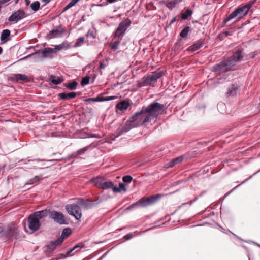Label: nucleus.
Here are the masks:
<instances>
[{"mask_svg":"<svg viewBox=\"0 0 260 260\" xmlns=\"http://www.w3.org/2000/svg\"><path fill=\"white\" fill-rule=\"evenodd\" d=\"M3 52V49L1 47H0V54H1Z\"/></svg>","mask_w":260,"mask_h":260,"instance_id":"obj_62","label":"nucleus"},{"mask_svg":"<svg viewBox=\"0 0 260 260\" xmlns=\"http://www.w3.org/2000/svg\"><path fill=\"white\" fill-rule=\"evenodd\" d=\"M44 161V159H34V160H31V161Z\"/></svg>","mask_w":260,"mask_h":260,"instance_id":"obj_60","label":"nucleus"},{"mask_svg":"<svg viewBox=\"0 0 260 260\" xmlns=\"http://www.w3.org/2000/svg\"><path fill=\"white\" fill-rule=\"evenodd\" d=\"M239 86L237 84H232L228 88L226 96L227 97L234 96L237 94Z\"/></svg>","mask_w":260,"mask_h":260,"instance_id":"obj_14","label":"nucleus"},{"mask_svg":"<svg viewBox=\"0 0 260 260\" xmlns=\"http://www.w3.org/2000/svg\"><path fill=\"white\" fill-rule=\"evenodd\" d=\"M54 50L50 47L45 48L43 50H39L38 52L30 54L28 56L38 55V58H43L46 57H51L52 55L54 53Z\"/></svg>","mask_w":260,"mask_h":260,"instance_id":"obj_9","label":"nucleus"},{"mask_svg":"<svg viewBox=\"0 0 260 260\" xmlns=\"http://www.w3.org/2000/svg\"><path fill=\"white\" fill-rule=\"evenodd\" d=\"M6 227L0 226V239L5 241Z\"/></svg>","mask_w":260,"mask_h":260,"instance_id":"obj_37","label":"nucleus"},{"mask_svg":"<svg viewBox=\"0 0 260 260\" xmlns=\"http://www.w3.org/2000/svg\"><path fill=\"white\" fill-rule=\"evenodd\" d=\"M90 148V146H87L86 147H84L82 148H81L77 151V154L79 155H82L84 154L86 151H87Z\"/></svg>","mask_w":260,"mask_h":260,"instance_id":"obj_39","label":"nucleus"},{"mask_svg":"<svg viewBox=\"0 0 260 260\" xmlns=\"http://www.w3.org/2000/svg\"><path fill=\"white\" fill-rule=\"evenodd\" d=\"M242 57V50L238 49L231 56L222 60L219 64L215 65L213 68V71L217 74H220L234 70L236 69V63L240 61Z\"/></svg>","mask_w":260,"mask_h":260,"instance_id":"obj_2","label":"nucleus"},{"mask_svg":"<svg viewBox=\"0 0 260 260\" xmlns=\"http://www.w3.org/2000/svg\"><path fill=\"white\" fill-rule=\"evenodd\" d=\"M77 85L78 83L76 81H74L72 82L69 83L68 84H67L66 85V87L71 90H73L76 89Z\"/></svg>","mask_w":260,"mask_h":260,"instance_id":"obj_32","label":"nucleus"},{"mask_svg":"<svg viewBox=\"0 0 260 260\" xmlns=\"http://www.w3.org/2000/svg\"><path fill=\"white\" fill-rule=\"evenodd\" d=\"M28 222V228L31 231L36 232L39 229L40 226L39 220L31 214L29 216Z\"/></svg>","mask_w":260,"mask_h":260,"instance_id":"obj_10","label":"nucleus"},{"mask_svg":"<svg viewBox=\"0 0 260 260\" xmlns=\"http://www.w3.org/2000/svg\"><path fill=\"white\" fill-rule=\"evenodd\" d=\"M259 172H260V170H258L257 172H256L254 174H256V173H259Z\"/></svg>","mask_w":260,"mask_h":260,"instance_id":"obj_64","label":"nucleus"},{"mask_svg":"<svg viewBox=\"0 0 260 260\" xmlns=\"http://www.w3.org/2000/svg\"><path fill=\"white\" fill-rule=\"evenodd\" d=\"M190 30L191 28L189 26H185L180 33V37L183 38L186 37Z\"/></svg>","mask_w":260,"mask_h":260,"instance_id":"obj_30","label":"nucleus"},{"mask_svg":"<svg viewBox=\"0 0 260 260\" xmlns=\"http://www.w3.org/2000/svg\"><path fill=\"white\" fill-rule=\"evenodd\" d=\"M19 233L18 228L14 225H8L6 227L5 241L18 239Z\"/></svg>","mask_w":260,"mask_h":260,"instance_id":"obj_5","label":"nucleus"},{"mask_svg":"<svg viewBox=\"0 0 260 260\" xmlns=\"http://www.w3.org/2000/svg\"><path fill=\"white\" fill-rule=\"evenodd\" d=\"M176 21V17H174L172 20L171 21V22H170L169 24V26H171L174 22H175V21Z\"/></svg>","mask_w":260,"mask_h":260,"instance_id":"obj_56","label":"nucleus"},{"mask_svg":"<svg viewBox=\"0 0 260 260\" xmlns=\"http://www.w3.org/2000/svg\"><path fill=\"white\" fill-rule=\"evenodd\" d=\"M10 0H0V5L5 4L9 2Z\"/></svg>","mask_w":260,"mask_h":260,"instance_id":"obj_57","label":"nucleus"},{"mask_svg":"<svg viewBox=\"0 0 260 260\" xmlns=\"http://www.w3.org/2000/svg\"><path fill=\"white\" fill-rule=\"evenodd\" d=\"M65 32V29L61 26H57L56 29L49 32V36L50 38H57L61 36L62 34Z\"/></svg>","mask_w":260,"mask_h":260,"instance_id":"obj_15","label":"nucleus"},{"mask_svg":"<svg viewBox=\"0 0 260 260\" xmlns=\"http://www.w3.org/2000/svg\"><path fill=\"white\" fill-rule=\"evenodd\" d=\"M86 101L88 103L103 102V97L98 96V97H95V98H89V99H86Z\"/></svg>","mask_w":260,"mask_h":260,"instance_id":"obj_33","label":"nucleus"},{"mask_svg":"<svg viewBox=\"0 0 260 260\" xmlns=\"http://www.w3.org/2000/svg\"><path fill=\"white\" fill-rule=\"evenodd\" d=\"M86 36L88 38V37H90V38H91L92 39H95V37H96V36H95V34L94 33V31L93 30H91V29H89L87 33L86 34Z\"/></svg>","mask_w":260,"mask_h":260,"instance_id":"obj_43","label":"nucleus"},{"mask_svg":"<svg viewBox=\"0 0 260 260\" xmlns=\"http://www.w3.org/2000/svg\"><path fill=\"white\" fill-rule=\"evenodd\" d=\"M181 1L180 0H174L173 1H164V4H165L166 6L169 9L172 10L174 8L176 5L178 4Z\"/></svg>","mask_w":260,"mask_h":260,"instance_id":"obj_26","label":"nucleus"},{"mask_svg":"<svg viewBox=\"0 0 260 260\" xmlns=\"http://www.w3.org/2000/svg\"><path fill=\"white\" fill-rule=\"evenodd\" d=\"M50 217L59 224L62 225L68 224V221L66 220L64 215L61 212L56 211H50Z\"/></svg>","mask_w":260,"mask_h":260,"instance_id":"obj_8","label":"nucleus"},{"mask_svg":"<svg viewBox=\"0 0 260 260\" xmlns=\"http://www.w3.org/2000/svg\"><path fill=\"white\" fill-rule=\"evenodd\" d=\"M252 4L250 3L239 6L225 19L224 23H226L228 21L236 17L237 18V19L235 22H238L247 14Z\"/></svg>","mask_w":260,"mask_h":260,"instance_id":"obj_3","label":"nucleus"},{"mask_svg":"<svg viewBox=\"0 0 260 260\" xmlns=\"http://www.w3.org/2000/svg\"><path fill=\"white\" fill-rule=\"evenodd\" d=\"M83 248H85V244L82 242L79 243L78 244L76 245L72 249L67 251L66 255L67 256H73L75 254V253L80 251V249Z\"/></svg>","mask_w":260,"mask_h":260,"instance_id":"obj_16","label":"nucleus"},{"mask_svg":"<svg viewBox=\"0 0 260 260\" xmlns=\"http://www.w3.org/2000/svg\"><path fill=\"white\" fill-rule=\"evenodd\" d=\"M25 17V13L22 10H18L14 12L9 17L8 21L10 22H18Z\"/></svg>","mask_w":260,"mask_h":260,"instance_id":"obj_11","label":"nucleus"},{"mask_svg":"<svg viewBox=\"0 0 260 260\" xmlns=\"http://www.w3.org/2000/svg\"><path fill=\"white\" fill-rule=\"evenodd\" d=\"M28 79V76L25 74H14L12 77V80L16 82H18V81H27Z\"/></svg>","mask_w":260,"mask_h":260,"instance_id":"obj_21","label":"nucleus"},{"mask_svg":"<svg viewBox=\"0 0 260 260\" xmlns=\"http://www.w3.org/2000/svg\"><path fill=\"white\" fill-rule=\"evenodd\" d=\"M78 204L85 209H90L92 208L94 205V201L85 200L84 199H78Z\"/></svg>","mask_w":260,"mask_h":260,"instance_id":"obj_13","label":"nucleus"},{"mask_svg":"<svg viewBox=\"0 0 260 260\" xmlns=\"http://www.w3.org/2000/svg\"><path fill=\"white\" fill-rule=\"evenodd\" d=\"M49 80L54 85H57L63 82V79L58 76L50 75L49 76Z\"/></svg>","mask_w":260,"mask_h":260,"instance_id":"obj_24","label":"nucleus"},{"mask_svg":"<svg viewBox=\"0 0 260 260\" xmlns=\"http://www.w3.org/2000/svg\"><path fill=\"white\" fill-rule=\"evenodd\" d=\"M164 108V104L157 102H153L147 106H143L140 112L135 113L122 127L117 129L115 137H118L133 128L144 125L157 118Z\"/></svg>","mask_w":260,"mask_h":260,"instance_id":"obj_1","label":"nucleus"},{"mask_svg":"<svg viewBox=\"0 0 260 260\" xmlns=\"http://www.w3.org/2000/svg\"><path fill=\"white\" fill-rule=\"evenodd\" d=\"M80 0H71L69 4L72 7L74 6Z\"/></svg>","mask_w":260,"mask_h":260,"instance_id":"obj_52","label":"nucleus"},{"mask_svg":"<svg viewBox=\"0 0 260 260\" xmlns=\"http://www.w3.org/2000/svg\"><path fill=\"white\" fill-rule=\"evenodd\" d=\"M40 3L38 1H36L30 5V7L35 12L38 11L40 8Z\"/></svg>","mask_w":260,"mask_h":260,"instance_id":"obj_36","label":"nucleus"},{"mask_svg":"<svg viewBox=\"0 0 260 260\" xmlns=\"http://www.w3.org/2000/svg\"><path fill=\"white\" fill-rule=\"evenodd\" d=\"M113 186V183L110 181H106L104 179L102 184L101 188L103 189H108L111 188Z\"/></svg>","mask_w":260,"mask_h":260,"instance_id":"obj_29","label":"nucleus"},{"mask_svg":"<svg viewBox=\"0 0 260 260\" xmlns=\"http://www.w3.org/2000/svg\"><path fill=\"white\" fill-rule=\"evenodd\" d=\"M192 14V11L190 9H187L185 13L181 14V18L183 20H186L188 17L191 16Z\"/></svg>","mask_w":260,"mask_h":260,"instance_id":"obj_34","label":"nucleus"},{"mask_svg":"<svg viewBox=\"0 0 260 260\" xmlns=\"http://www.w3.org/2000/svg\"><path fill=\"white\" fill-rule=\"evenodd\" d=\"M137 87L141 88L144 86H150L151 84L147 76H144L137 81Z\"/></svg>","mask_w":260,"mask_h":260,"instance_id":"obj_20","label":"nucleus"},{"mask_svg":"<svg viewBox=\"0 0 260 260\" xmlns=\"http://www.w3.org/2000/svg\"><path fill=\"white\" fill-rule=\"evenodd\" d=\"M90 78L89 76H85L83 77L81 82V85L84 86L89 83Z\"/></svg>","mask_w":260,"mask_h":260,"instance_id":"obj_38","label":"nucleus"},{"mask_svg":"<svg viewBox=\"0 0 260 260\" xmlns=\"http://www.w3.org/2000/svg\"><path fill=\"white\" fill-rule=\"evenodd\" d=\"M161 195L156 194L148 197H143L139 200L141 207H145L151 205L158 201Z\"/></svg>","mask_w":260,"mask_h":260,"instance_id":"obj_6","label":"nucleus"},{"mask_svg":"<svg viewBox=\"0 0 260 260\" xmlns=\"http://www.w3.org/2000/svg\"><path fill=\"white\" fill-rule=\"evenodd\" d=\"M63 48V44L55 45L54 48H53V49L54 50V53H56L57 51H59L62 49Z\"/></svg>","mask_w":260,"mask_h":260,"instance_id":"obj_42","label":"nucleus"},{"mask_svg":"<svg viewBox=\"0 0 260 260\" xmlns=\"http://www.w3.org/2000/svg\"><path fill=\"white\" fill-rule=\"evenodd\" d=\"M133 237V233H129L128 234H126L124 236V238L125 240H129L131 238Z\"/></svg>","mask_w":260,"mask_h":260,"instance_id":"obj_50","label":"nucleus"},{"mask_svg":"<svg viewBox=\"0 0 260 260\" xmlns=\"http://www.w3.org/2000/svg\"><path fill=\"white\" fill-rule=\"evenodd\" d=\"M10 35V31L9 29H5L3 30L1 36V40L6 42L10 40V39H8Z\"/></svg>","mask_w":260,"mask_h":260,"instance_id":"obj_28","label":"nucleus"},{"mask_svg":"<svg viewBox=\"0 0 260 260\" xmlns=\"http://www.w3.org/2000/svg\"><path fill=\"white\" fill-rule=\"evenodd\" d=\"M164 74V73L162 71H156L152 72V73L147 76L149 82L150 84L155 83L157 81V80L160 78Z\"/></svg>","mask_w":260,"mask_h":260,"instance_id":"obj_12","label":"nucleus"},{"mask_svg":"<svg viewBox=\"0 0 260 260\" xmlns=\"http://www.w3.org/2000/svg\"><path fill=\"white\" fill-rule=\"evenodd\" d=\"M104 180V178L103 177L98 176L95 178H92L91 180V182L96 187L101 188L103 181Z\"/></svg>","mask_w":260,"mask_h":260,"instance_id":"obj_23","label":"nucleus"},{"mask_svg":"<svg viewBox=\"0 0 260 260\" xmlns=\"http://www.w3.org/2000/svg\"><path fill=\"white\" fill-rule=\"evenodd\" d=\"M78 156L77 151L70 154L69 156L70 158H77Z\"/></svg>","mask_w":260,"mask_h":260,"instance_id":"obj_53","label":"nucleus"},{"mask_svg":"<svg viewBox=\"0 0 260 260\" xmlns=\"http://www.w3.org/2000/svg\"><path fill=\"white\" fill-rule=\"evenodd\" d=\"M225 35H226V36H228L229 35V32H228V31H226V32H225Z\"/></svg>","mask_w":260,"mask_h":260,"instance_id":"obj_63","label":"nucleus"},{"mask_svg":"<svg viewBox=\"0 0 260 260\" xmlns=\"http://www.w3.org/2000/svg\"><path fill=\"white\" fill-rule=\"evenodd\" d=\"M116 99H117L116 96H109L107 97H103V101H111L115 100Z\"/></svg>","mask_w":260,"mask_h":260,"instance_id":"obj_47","label":"nucleus"},{"mask_svg":"<svg viewBox=\"0 0 260 260\" xmlns=\"http://www.w3.org/2000/svg\"><path fill=\"white\" fill-rule=\"evenodd\" d=\"M65 209L69 214L73 216L76 219L80 220L82 217V212L78 201L76 204H68Z\"/></svg>","mask_w":260,"mask_h":260,"instance_id":"obj_4","label":"nucleus"},{"mask_svg":"<svg viewBox=\"0 0 260 260\" xmlns=\"http://www.w3.org/2000/svg\"><path fill=\"white\" fill-rule=\"evenodd\" d=\"M117 40H116V41H115L113 44H112V45L111 46V49H113V50H116L118 48V45L120 42V40L121 39H120L119 38H117Z\"/></svg>","mask_w":260,"mask_h":260,"instance_id":"obj_40","label":"nucleus"},{"mask_svg":"<svg viewBox=\"0 0 260 260\" xmlns=\"http://www.w3.org/2000/svg\"><path fill=\"white\" fill-rule=\"evenodd\" d=\"M111 188H112V190H113V192H120V189H119L118 187H117L116 186H115L113 185Z\"/></svg>","mask_w":260,"mask_h":260,"instance_id":"obj_54","label":"nucleus"},{"mask_svg":"<svg viewBox=\"0 0 260 260\" xmlns=\"http://www.w3.org/2000/svg\"><path fill=\"white\" fill-rule=\"evenodd\" d=\"M77 95V93L75 92L69 93L62 92L58 94V97L62 100H68L71 99H74Z\"/></svg>","mask_w":260,"mask_h":260,"instance_id":"obj_18","label":"nucleus"},{"mask_svg":"<svg viewBox=\"0 0 260 260\" xmlns=\"http://www.w3.org/2000/svg\"><path fill=\"white\" fill-rule=\"evenodd\" d=\"M84 40L85 39L83 37H80L76 40L75 43L74 45V47H78L81 46L84 43Z\"/></svg>","mask_w":260,"mask_h":260,"instance_id":"obj_35","label":"nucleus"},{"mask_svg":"<svg viewBox=\"0 0 260 260\" xmlns=\"http://www.w3.org/2000/svg\"><path fill=\"white\" fill-rule=\"evenodd\" d=\"M72 7L70 6V5L69 4H68L64 8H63V10L62 11V12H64L66 11H67L68 9H70V8H71Z\"/></svg>","mask_w":260,"mask_h":260,"instance_id":"obj_55","label":"nucleus"},{"mask_svg":"<svg viewBox=\"0 0 260 260\" xmlns=\"http://www.w3.org/2000/svg\"><path fill=\"white\" fill-rule=\"evenodd\" d=\"M57 239L54 241H51L47 246V247L48 249L49 250L50 252L53 251L56 247V246L60 245L61 243H57Z\"/></svg>","mask_w":260,"mask_h":260,"instance_id":"obj_27","label":"nucleus"},{"mask_svg":"<svg viewBox=\"0 0 260 260\" xmlns=\"http://www.w3.org/2000/svg\"><path fill=\"white\" fill-rule=\"evenodd\" d=\"M130 24L131 21L129 20L121 22L116 29L114 35V38L122 39L125 31L129 26Z\"/></svg>","mask_w":260,"mask_h":260,"instance_id":"obj_7","label":"nucleus"},{"mask_svg":"<svg viewBox=\"0 0 260 260\" xmlns=\"http://www.w3.org/2000/svg\"><path fill=\"white\" fill-rule=\"evenodd\" d=\"M71 233V231L70 228H67L63 230L61 235L57 239V243L61 242V243L63 241L64 239L67 238Z\"/></svg>","mask_w":260,"mask_h":260,"instance_id":"obj_19","label":"nucleus"},{"mask_svg":"<svg viewBox=\"0 0 260 260\" xmlns=\"http://www.w3.org/2000/svg\"><path fill=\"white\" fill-rule=\"evenodd\" d=\"M225 107V105L222 103H218L217 104V108L219 109V110L221 108H224Z\"/></svg>","mask_w":260,"mask_h":260,"instance_id":"obj_51","label":"nucleus"},{"mask_svg":"<svg viewBox=\"0 0 260 260\" xmlns=\"http://www.w3.org/2000/svg\"><path fill=\"white\" fill-rule=\"evenodd\" d=\"M130 104L129 102L126 101H123L118 103L116 105V108L120 110H125L129 106Z\"/></svg>","mask_w":260,"mask_h":260,"instance_id":"obj_22","label":"nucleus"},{"mask_svg":"<svg viewBox=\"0 0 260 260\" xmlns=\"http://www.w3.org/2000/svg\"><path fill=\"white\" fill-rule=\"evenodd\" d=\"M204 41L203 40L200 39L196 42L193 45L189 47L187 50L191 52H194L200 49L203 45Z\"/></svg>","mask_w":260,"mask_h":260,"instance_id":"obj_17","label":"nucleus"},{"mask_svg":"<svg viewBox=\"0 0 260 260\" xmlns=\"http://www.w3.org/2000/svg\"><path fill=\"white\" fill-rule=\"evenodd\" d=\"M118 0H106V2L107 3L112 4V3L116 2Z\"/></svg>","mask_w":260,"mask_h":260,"instance_id":"obj_58","label":"nucleus"},{"mask_svg":"<svg viewBox=\"0 0 260 260\" xmlns=\"http://www.w3.org/2000/svg\"><path fill=\"white\" fill-rule=\"evenodd\" d=\"M47 212L46 210H44L36 212L31 215L40 220L41 219L47 216Z\"/></svg>","mask_w":260,"mask_h":260,"instance_id":"obj_25","label":"nucleus"},{"mask_svg":"<svg viewBox=\"0 0 260 260\" xmlns=\"http://www.w3.org/2000/svg\"><path fill=\"white\" fill-rule=\"evenodd\" d=\"M42 1L47 4L49 3L50 0H42Z\"/></svg>","mask_w":260,"mask_h":260,"instance_id":"obj_61","label":"nucleus"},{"mask_svg":"<svg viewBox=\"0 0 260 260\" xmlns=\"http://www.w3.org/2000/svg\"><path fill=\"white\" fill-rule=\"evenodd\" d=\"M98 137L96 134H91L89 136H88V138H98Z\"/></svg>","mask_w":260,"mask_h":260,"instance_id":"obj_59","label":"nucleus"},{"mask_svg":"<svg viewBox=\"0 0 260 260\" xmlns=\"http://www.w3.org/2000/svg\"><path fill=\"white\" fill-rule=\"evenodd\" d=\"M40 177L38 176H36L33 178L29 179L27 182L25 183V185H29L37 184L40 180Z\"/></svg>","mask_w":260,"mask_h":260,"instance_id":"obj_31","label":"nucleus"},{"mask_svg":"<svg viewBox=\"0 0 260 260\" xmlns=\"http://www.w3.org/2000/svg\"><path fill=\"white\" fill-rule=\"evenodd\" d=\"M175 165L174 162H173V160H172L170 162H169L167 164H165L164 167H165V168L166 169H168V168H172L173 166H174Z\"/></svg>","mask_w":260,"mask_h":260,"instance_id":"obj_46","label":"nucleus"},{"mask_svg":"<svg viewBox=\"0 0 260 260\" xmlns=\"http://www.w3.org/2000/svg\"><path fill=\"white\" fill-rule=\"evenodd\" d=\"M140 207V204L139 203V201H138V202H137L132 204L127 209H128V210H130V209H133V208H137V207Z\"/></svg>","mask_w":260,"mask_h":260,"instance_id":"obj_44","label":"nucleus"},{"mask_svg":"<svg viewBox=\"0 0 260 260\" xmlns=\"http://www.w3.org/2000/svg\"><path fill=\"white\" fill-rule=\"evenodd\" d=\"M118 188L120 189V191H121V190H124V191H126L125 185L124 184H123L122 183H120L119 184V187Z\"/></svg>","mask_w":260,"mask_h":260,"instance_id":"obj_48","label":"nucleus"},{"mask_svg":"<svg viewBox=\"0 0 260 260\" xmlns=\"http://www.w3.org/2000/svg\"><path fill=\"white\" fill-rule=\"evenodd\" d=\"M132 177L129 175L124 176L122 178L123 181L126 183H130L132 181Z\"/></svg>","mask_w":260,"mask_h":260,"instance_id":"obj_41","label":"nucleus"},{"mask_svg":"<svg viewBox=\"0 0 260 260\" xmlns=\"http://www.w3.org/2000/svg\"><path fill=\"white\" fill-rule=\"evenodd\" d=\"M107 66V63L104 61H101L100 63L99 68L101 69H104Z\"/></svg>","mask_w":260,"mask_h":260,"instance_id":"obj_49","label":"nucleus"},{"mask_svg":"<svg viewBox=\"0 0 260 260\" xmlns=\"http://www.w3.org/2000/svg\"><path fill=\"white\" fill-rule=\"evenodd\" d=\"M183 160V156H179L178 157L174 159H173V162H174L175 165L178 164L180 163L182 160Z\"/></svg>","mask_w":260,"mask_h":260,"instance_id":"obj_45","label":"nucleus"}]
</instances>
